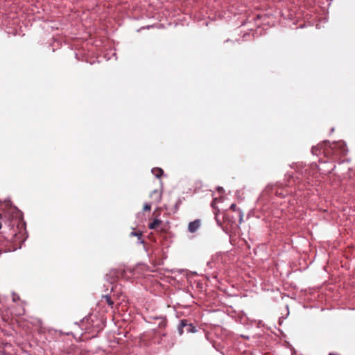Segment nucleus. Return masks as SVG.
<instances>
[{
	"mask_svg": "<svg viewBox=\"0 0 355 355\" xmlns=\"http://www.w3.org/2000/svg\"><path fill=\"white\" fill-rule=\"evenodd\" d=\"M346 151V147L344 144L340 143L330 144L329 141H324L311 148L313 155H319L322 153L324 156L332 158L334 155H345Z\"/></svg>",
	"mask_w": 355,
	"mask_h": 355,
	"instance_id": "obj_1",
	"label": "nucleus"
},
{
	"mask_svg": "<svg viewBox=\"0 0 355 355\" xmlns=\"http://www.w3.org/2000/svg\"><path fill=\"white\" fill-rule=\"evenodd\" d=\"M150 198L151 199L150 202L152 204H157L161 200L162 192L158 189H155L150 193Z\"/></svg>",
	"mask_w": 355,
	"mask_h": 355,
	"instance_id": "obj_4",
	"label": "nucleus"
},
{
	"mask_svg": "<svg viewBox=\"0 0 355 355\" xmlns=\"http://www.w3.org/2000/svg\"><path fill=\"white\" fill-rule=\"evenodd\" d=\"M180 335L183 334L184 331L187 333H193L196 331V327L191 323H188L187 320H182L178 327Z\"/></svg>",
	"mask_w": 355,
	"mask_h": 355,
	"instance_id": "obj_3",
	"label": "nucleus"
},
{
	"mask_svg": "<svg viewBox=\"0 0 355 355\" xmlns=\"http://www.w3.org/2000/svg\"><path fill=\"white\" fill-rule=\"evenodd\" d=\"M201 225V220L200 219H196L195 220L190 222L188 225V230L191 233L196 232Z\"/></svg>",
	"mask_w": 355,
	"mask_h": 355,
	"instance_id": "obj_5",
	"label": "nucleus"
},
{
	"mask_svg": "<svg viewBox=\"0 0 355 355\" xmlns=\"http://www.w3.org/2000/svg\"><path fill=\"white\" fill-rule=\"evenodd\" d=\"M151 205H153L151 203V202L149 203H145V205H144V208H143L144 211H150L151 209Z\"/></svg>",
	"mask_w": 355,
	"mask_h": 355,
	"instance_id": "obj_11",
	"label": "nucleus"
},
{
	"mask_svg": "<svg viewBox=\"0 0 355 355\" xmlns=\"http://www.w3.org/2000/svg\"><path fill=\"white\" fill-rule=\"evenodd\" d=\"M0 229L2 227V223L10 228L15 225L19 227L22 219V214L16 207L8 203L6 204L3 211L0 213Z\"/></svg>",
	"mask_w": 355,
	"mask_h": 355,
	"instance_id": "obj_2",
	"label": "nucleus"
},
{
	"mask_svg": "<svg viewBox=\"0 0 355 355\" xmlns=\"http://www.w3.org/2000/svg\"><path fill=\"white\" fill-rule=\"evenodd\" d=\"M230 209L231 210H232L233 211H238L239 218V223L241 224L243 222V213L239 209L237 208L236 205L234 203L231 205Z\"/></svg>",
	"mask_w": 355,
	"mask_h": 355,
	"instance_id": "obj_6",
	"label": "nucleus"
},
{
	"mask_svg": "<svg viewBox=\"0 0 355 355\" xmlns=\"http://www.w3.org/2000/svg\"><path fill=\"white\" fill-rule=\"evenodd\" d=\"M103 298L105 299V300L106 303H107L108 305H110V306H112V305L114 304V302L112 300V299H111L110 296H109V295H105V296H104V297H103Z\"/></svg>",
	"mask_w": 355,
	"mask_h": 355,
	"instance_id": "obj_10",
	"label": "nucleus"
},
{
	"mask_svg": "<svg viewBox=\"0 0 355 355\" xmlns=\"http://www.w3.org/2000/svg\"><path fill=\"white\" fill-rule=\"evenodd\" d=\"M19 300V296L14 293L12 295L13 302H16L17 300Z\"/></svg>",
	"mask_w": 355,
	"mask_h": 355,
	"instance_id": "obj_13",
	"label": "nucleus"
},
{
	"mask_svg": "<svg viewBox=\"0 0 355 355\" xmlns=\"http://www.w3.org/2000/svg\"><path fill=\"white\" fill-rule=\"evenodd\" d=\"M152 173L156 178H159L163 175L164 171L160 168H154L152 169Z\"/></svg>",
	"mask_w": 355,
	"mask_h": 355,
	"instance_id": "obj_7",
	"label": "nucleus"
},
{
	"mask_svg": "<svg viewBox=\"0 0 355 355\" xmlns=\"http://www.w3.org/2000/svg\"><path fill=\"white\" fill-rule=\"evenodd\" d=\"M162 223V220L159 219H155L153 222L150 223L148 227L151 230H155Z\"/></svg>",
	"mask_w": 355,
	"mask_h": 355,
	"instance_id": "obj_8",
	"label": "nucleus"
},
{
	"mask_svg": "<svg viewBox=\"0 0 355 355\" xmlns=\"http://www.w3.org/2000/svg\"><path fill=\"white\" fill-rule=\"evenodd\" d=\"M160 321L158 324L159 328L164 329L166 327L167 324V320L166 318H160Z\"/></svg>",
	"mask_w": 355,
	"mask_h": 355,
	"instance_id": "obj_9",
	"label": "nucleus"
},
{
	"mask_svg": "<svg viewBox=\"0 0 355 355\" xmlns=\"http://www.w3.org/2000/svg\"><path fill=\"white\" fill-rule=\"evenodd\" d=\"M130 236H138L139 239H140L141 236V233L132 232L130 233Z\"/></svg>",
	"mask_w": 355,
	"mask_h": 355,
	"instance_id": "obj_12",
	"label": "nucleus"
}]
</instances>
